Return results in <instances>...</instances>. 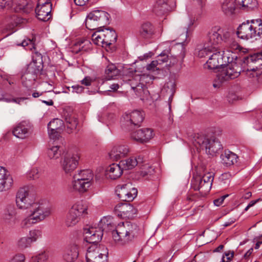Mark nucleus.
Listing matches in <instances>:
<instances>
[{
	"mask_svg": "<svg viewBox=\"0 0 262 262\" xmlns=\"http://www.w3.org/2000/svg\"><path fill=\"white\" fill-rule=\"evenodd\" d=\"M98 226L103 232H112L114 239L124 245L133 241L137 235L138 227L130 222L120 223L116 226L111 216H104L99 222Z\"/></svg>",
	"mask_w": 262,
	"mask_h": 262,
	"instance_id": "1",
	"label": "nucleus"
},
{
	"mask_svg": "<svg viewBox=\"0 0 262 262\" xmlns=\"http://www.w3.org/2000/svg\"><path fill=\"white\" fill-rule=\"evenodd\" d=\"M191 142L197 150H205L206 154L212 156L219 152L223 148L217 139L202 134L194 135Z\"/></svg>",
	"mask_w": 262,
	"mask_h": 262,
	"instance_id": "2",
	"label": "nucleus"
},
{
	"mask_svg": "<svg viewBox=\"0 0 262 262\" xmlns=\"http://www.w3.org/2000/svg\"><path fill=\"white\" fill-rule=\"evenodd\" d=\"M237 36L243 39H257L262 35V21L260 19L248 20L237 29Z\"/></svg>",
	"mask_w": 262,
	"mask_h": 262,
	"instance_id": "3",
	"label": "nucleus"
},
{
	"mask_svg": "<svg viewBox=\"0 0 262 262\" xmlns=\"http://www.w3.org/2000/svg\"><path fill=\"white\" fill-rule=\"evenodd\" d=\"M223 30L220 26H215L208 32L205 40L203 47L198 52V56L200 58L206 56L209 57L212 51L223 40L222 34Z\"/></svg>",
	"mask_w": 262,
	"mask_h": 262,
	"instance_id": "4",
	"label": "nucleus"
},
{
	"mask_svg": "<svg viewBox=\"0 0 262 262\" xmlns=\"http://www.w3.org/2000/svg\"><path fill=\"white\" fill-rule=\"evenodd\" d=\"M41 55L38 62L36 60L33 59L27 66L23 74L21 75V80L24 86L26 88H32L35 84V81L37 76L42 69V60Z\"/></svg>",
	"mask_w": 262,
	"mask_h": 262,
	"instance_id": "5",
	"label": "nucleus"
},
{
	"mask_svg": "<svg viewBox=\"0 0 262 262\" xmlns=\"http://www.w3.org/2000/svg\"><path fill=\"white\" fill-rule=\"evenodd\" d=\"M110 14L105 11L96 10L91 12L85 19L87 29L94 30L109 24Z\"/></svg>",
	"mask_w": 262,
	"mask_h": 262,
	"instance_id": "6",
	"label": "nucleus"
},
{
	"mask_svg": "<svg viewBox=\"0 0 262 262\" xmlns=\"http://www.w3.org/2000/svg\"><path fill=\"white\" fill-rule=\"evenodd\" d=\"M229 55L225 51H219L216 46L206 61V66L210 69H215L231 62L234 58H237L236 56L230 57Z\"/></svg>",
	"mask_w": 262,
	"mask_h": 262,
	"instance_id": "7",
	"label": "nucleus"
},
{
	"mask_svg": "<svg viewBox=\"0 0 262 262\" xmlns=\"http://www.w3.org/2000/svg\"><path fill=\"white\" fill-rule=\"evenodd\" d=\"M229 63L226 69L217 75V79L213 84L214 88H220L224 82L237 78L239 75L242 69L240 65L233 61Z\"/></svg>",
	"mask_w": 262,
	"mask_h": 262,
	"instance_id": "8",
	"label": "nucleus"
},
{
	"mask_svg": "<svg viewBox=\"0 0 262 262\" xmlns=\"http://www.w3.org/2000/svg\"><path fill=\"white\" fill-rule=\"evenodd\" d=\"M213 176L211 173L205 174L203 177H196L191 180V188L199 190L202 195H206L210 190L213 181Z\"/></svg>",
	"mask_w": 262,
	"mask_h": 262,
	"instance_id": "9",
	"label": "nucleus"
},
{
	"mask_svg": "<svg viewBox=\"0 0 262 262\" xmlns=\"http://www.w3.org/2000/svg\"><path fill=\"white\" fill-rule=\"evenodd\" d=\"M116 193L121 200L130 202L137 196L138 191L131 183L128 182L118 185L116 187Z\"/></svg>",
	"mask_w": 262,
	"mask_h": 262,
	"instance_id": "10",
	"label": "nucleus"
},
{
	"mask_svg": "<svg viewBox=\"0 0 262 262\" xmlns=\"http://www.w3.org/2000/svg\"><path fill=\"white\" fill-rule=\"evenodd\" d=\"M52 0H38L35 8V13L37 18L40 20L48 21L51 17Z\"/></svg>",
	"mask_w": 262,
	"mask_h": 262,
	"instance_id": "11",
	"label": "nucleus"
},
{
	"mask_svg": "<svg viewBox=\"0 0 262 262\" xmlns=\"http://www.w3.org/2000/svg\"><path fill=\"white\" fill-rule=\"evenodd\" d=\"M114 212L122 219H132L137 215L138 210L130 204L120 203L115 206Z\"/></svg>",
	"mask_w": 262,
	"mask_h": 262,
	"instance_id": "12",
	"label": "nucleus"
},
{
	"mask_svg": "<svg viewBox=\"0 0 262 262\" xmlns=\"http://www.w3.org/2000/svg\"><path fill=\"white\" fill-rule=\"evenodd\" d=\"M146 78H149V80L151 79V76L143 74L141 76H136L128 80L129 84L136 95L141 96L142 94L146 91V88L143 82L145 81L146 83H149V81L145 80Z\"/></svg>",
	"mask_w": 262,
	"mask_h": 262,
	"instance_id": "13",
	"label": "nucleus"
},
{
	"mask_svg": "<svg viewBox=\"0 0 262 262\" xmlns=\"http://www.w3.org/2000/svg\"><path fill=\"white\" fill-rule=\"evenodd\" d=\"M85 258L86 262H107V255L100 252L97 244H92L88 248Z\"/></svg>",
	"mask_w": 262,
	"mask_h": 262,
	"instance_id": "14",
	"label": "nucleus"
},
{
	"mask_svg": "<svg viewBox=\"0 0 262 262\" xmlns=\"http://www.w3.org/2000/svg\"><path fill=\"white\" fill-rule=\"evenodd\" d=\"M17 206L21 209H28V211L33 204H35L29 195V192L25 188H21L18 191L16 196Z\"/></svg>",
	"mask_w": 262,
	"mask_h": 262,
	"instance_id": "15",
	"label": "nucleus"
},
{
	"mask_svg": "<svg viewBox=\"0 0 262 262\" xmlns=\"http://www.w3.org/2000/svg\"><path fill=\"white\" fill-rule=\"evenodd\" d=\"M29 212L31 214L36 222L38 223L44 220L51 214V209L42 204L35 203L33 204Z\"/></svg>",
	"mask_w": 262,
	"mask_h": 262,
	"instance_id": "16",
	"label": "nucleus"
},
{
	"mask_svg": "<svg viewBox=\"0 0 262 262\" xmlns=\"http://www.w3.org/2000/svg\"><path fill=\"white\" fill-rule=\"evenodd\" d=\"M79 156L77 154H69L61 161L62 169L67 174H71L78 164Z\"/></svg>",
	"mask_w": 262,
	"mask_h": 262,
	"instance_id": "17",
	"label": "nucleus"
},
{
	"mask_svg": "<svg viewBox=\"0 0 262 262\" xmlns=\"http://www.w3.org/2000/svg\"><path fill=\"white\" fill-rule=\"evenodd\" d=\"M103 233L99 226L97 228L93 227L84 228L83 231L84 239L89 243L97 245L102 239Z\"/></svg>",
	"mask_w": 262,
	"mask_h": 262,
	"instance_id": "18",
	"label": "nucleus"
},
{
	"mask_svg": "<svg viewBox=\"0 0 262 262\" xmlns=\"http://www.w3.org/2000/svg\"><path fill=\"white\" fill-rule=\"evenodd\" d=\"M243 62L247 66V71L262 70V52L244 57Z\"/></svg>",
	"mask_w": 262,
	"mask_h": 262,
	"instance_id": "19",
	"label": "nucleus"
},
{
	"mask_svg": "<svg viewBox=\"0 0 262 262\" xmlns=\"http://www.w3.org/2000/svg\"><path fill=\"white\" fill-rule=\"evenodd\" d=\"M174 6V0H158L154 6L153 11L157 15H162L171 11Z\"/></svg>",
	"mask_w": 262,
	"mask_h": 262,
	"instance_id": "20",
	"label": "nucleus"
},
{
	"mask_svg": "<svg viewBox=\"0 0 262 262\" xmlns=\"http://www.w3.org/2000/svg\"><path fill=\"white\" fill-rule=\"evenodd\" d=\"M144 118V113L139 110H134L129 114H126L123 116L125 124L127 126L132 125L140 126L143 121Z\"/></svg>",
	"mask_w": 262,
	"mask_h": 262,
	"instance_id": "21",
	"label": "nucleus"
},
{
	"mask_svg": "<svg viewBox=\"0 0 262 262\" xmlns=\"http://www.w3.org/2000/svg\"><path fill=\"white\" fill-rule=\"evenodd\" d=\"M130 137L137 142H146L152 138L153 130L149 128H141L132 133Z\"/></svg>",
	"mask_w": 262,
	"mask_h": 262,
	"instance_id": "22",
	"label": "nucleus"
},
{
	"mask_svg": "<svg viewBox=\"0 0 262 262\" xmlns=\"http://www.w3.org/2000/svg\"><path fill=\"white\" fill-rule=\"evenodd\" d=\"M13 180L8 171L0 166V192L9 189L12 186Z\"/></svg>",
	"mask_w": 262,
	"mask_h": 262,
	"instance_id": "23",
	"label": "nucleus"
},
{
	"mask_svg": "<svg viewBox=\"0 0 262 262\" xmlns=\"http://www.w3.org/2000/svg\"><path fill=\"white\" fill-rule=\"evenodd\" d=\"M31 126L26 121L18 124L13 129L12 133L14 136L18 138L25 139L29 136Z\"/></svg>",
	"mask_w": 262,
	"mask_h": 262,
	"instance_id": "24",
	"label": "nucleus"
},
{
	"mask_svg": "<svg viewBox=\"0 0 262 262\" xmlns=\"http://www.w3.org/2000/svg\"><path fill=\"white\" fill-rule=\"evenodd\" d=\"M143 163V158L139 156L137 158L131 157L125 160H121L119 163L123 170H129L135 166H140Z\"/></svg>",
	"mask_w": 262,
	"mask_h": 262,
	"instance_id": "25",
	"label": "nucleus"
},
{
	"mask_svg": "<svg viewBox=\"0 0 262 262\" xmlns=\"http://www.w3.org/2000/svg\"><path fill=\"white\" fill-rule=\"evenodd\" d=\"M129 152V149L127 145H122L115 146L113 147L109 153V156L111 159L118 160L126 156Z\"/></svg>",
	"mask_w": 262,
	"mask_h": 262,
	"instance_id": "26",
	"label": "nucleus"
},
{
	"mask_svg": "<svg viewBox=\"0 0 262 262\" xmlns=\"http://www.w3.org/2000/svg\"><path fill=\"white\" fill-rule=\"evenodd\" d=\"M221 11L227 16H231L235 14L236 8V0H224L221 3Z\"/></svg>",
	"mask_w": 262,
	"mask_h": 262,
	"instance_id": "27",
	"label": "nucleus"
},
{
	"mask_svg": "<svg viewBox=\"0 0 262 262\" xmlns=\"http://www.w3.org/2000/svg\"><path fill=\"white\" fill-rule=\"evenodd\" d=\"M15 10L18 12L29 13L32 11L34 8V5L31 1L28 0H15Z\"/></svg>",
	"mask_w": 262,
	"mask_h": 262,
	"instance_id": "28",
	"label": "nucleus"
},
{
	"mask_svg": "<svg viewBox=\"0 0 262 262\" xmlns=\"http://www.w3.org/2000/svg\"><path fill=\"white\" fill-rule=\"evenodd\" d=\"M236 8L244 11H250L257 7V0H236Z\"/></svg>",
	"mask_w": 262,
	"mask_h": 262,
	"instance_id": "29",
	"label": "nucleus"
},
{
	"mask_svg": "<svg viewBox=\"0 0 262 262\" xmlns=\"http://www.w3.org/2000/svg\"><path fill=\"white\" fill-rule=\"evenodd\" d=\"M16 209L12 206H8L3 215V219L8 225H14L16 220Z\"/></svg>",
	"mask_w": 262,
	"mask_h": 262,
	"instance_id": "30",
	"label": "nucleus"
},
{
	"mask_svg": "<svg viewBox=\"0 0 262 262\" xmlns=\"http://www.w3.org/2000/svg\"><path fill=\"white\" fill-rule=\"evenodd\" d=\"M123 168L120 163H113L109 166L106 171V175L107 178L112 180L119 178L123 173Z\"/></svg>",
	"mask_w": 262,
	"mask_h": 262,
	"instance_id": "31",
	"label": "nucleus"
},
{
	"mask_svg": "<svg viewBox=\"0 0 262 262\" xmlns=\"http://www.w3.org/2000/svg\"><path fill=\"white\" fill-rule=\"evenodd\" d=\"M103 31V35L101 37H103V41L104 47L110 46L115 43L117 39V35L115 30L113 29H106Z\"/></svg>",
	"mask_w": 262,
	"mask_h": 262,
	"instance_id": "32",
	"label": "nucleus"
},
{
	"mask_svg": "<svg viewBox=\"0 0 262 262\" xmlns=\"http://www.w3.org/2000/svg\"><path fill=\"white\" fill-rule=\"evenodd\" d=\"M74 179L72 182V187L74 190L79 192L83 193L86 192L91 189L93 184L82 180H79V179Z\"/></svg>",
	"mask_w": 262,
	"mask_h": 262,
	"instance_id": "33",
	"label": "nucleus"
},
{
	"mask_svg": "<svg viewBox=\"0 0 262 262\" xmlns=\"http://www.w3.org/2000/svg\"><path fill=\"white\" fill-rule=\"evenodd\" d=\"M79 254L77 245H72L68 247L64 251L63 258L67 262H73L78 257Z\"/></svg>",
	"mask_w": 262,
	"mask_h": 262,
	"instance_id": "34",
	"label": "nucleus"
},
{
	"mask_svg": "<svg viewBox=\"0 0 262 262\" xmlns=\"http://www.w3.org/2000/svg\"><path fill=\"white\" fill-rule=\"evenodd\" d=\"M155 32V27L149 22L144 23L140 29V35L142 38L145 39L151 38Z\"/></svg>",
	"mask_w": 262,
	"mask_h": 262,
	"instance_id": "35",
	"label": "nucleus"
},
{
	"mask_svg": "<svg viewBox=\"0 0 262 262\" xmlns=\"http://www.w3.org/2000/svg\"><path fill=\"white\" fill-rule=\"evenodd\" d=\"M222 161L226 166H230L237 162L238 157L234 153L228 151L221 156Z\"/></svg>",
	"mask_w": 262,
	"mask_h": 262,
	"instance_id": "36",
	"label": "nucleus"
},
{
	"mask_svg": "<svg viewBox=\"0 0 262 262\" xmlns=\"http://www.w3.org/2000/svg\"><path fill=\"white\" fill-rule=\"evenodd\" d=\"M74 179H79L84 181L93 184L94 183V174L90 169L81 170L78 173L75 174Z\"/></svg>",
	"mask_w": 262,
	"mask_h": 262,
	"instance_id": "37",
	"label": "nucleus"
},
{
	"mask_svg": "<svg viewBox=\"0 0 262 262\" xmlns=\"http://www.w3.org/2000/svg\"><path fill=\"white\" fill-rule=\"evenodd\" d=\"M7 21L8 25L6 27V29L10 32L9 34H11L14 31L15 27L21 23V19L15 14H13L8 16L7 17Z\"/></svg>",
	"mask_w": 262,
	"mask_h": 262,
	"instance_id": "38",
	"label": "nucleus"
},
{
	"mask_svg": "<svg viewBox=\"0 0 262 262\" xmlns=\"http://www.w3.org/2000/svg\"><path fill=\"white\" fill-rule=\"evenodd\" d=\"M70 209L80 217L82 214H87L88 207L83 202H78L74 204Z\"/></svg>",
	"mask_w": 262,
	"mask_h": 262,
	"instance_id": "39",
	"label": "nucleus"
},
{
	"mask_svg": "<svg viewBox=\"0 0 262 262\" xmlns=\"http://www.w3.org/2000/svg\"><path fill=\"white\" fill-rule=\"evenodd\" d=\"M80 217L70 209L65 221L66 225L67 227H72L75 225L79 220Z\"/></svg>",
	"mask_w": 262,
	"mask_h": 262,
	"instance_id": "40",
	"label": "nucleus"
},
{
	"mask_svg": "<svg viewBox=\"0 0 262 262\" xmlns=\"http://www.w3.org/2000/svg\"><path fill=\"white\" fill-rule=\"evenodd\" d=\"M63 123L61 119L55 118L51 121L48 124V132H53L56 130H62Z\"/></svg>",
	"mask_w": 262,
	"mask_h": 262,
	"instance_id": "41",
	"label": "nucleus"
},
{
	"mask_svg": "<svg viewBox=\"0 0 262 262\" xmlns=\"http://www.w3.org/2000/svg\"><path fill=\"white\" fill-rule=\"evenodd\" d=\"M154 172V168L152 166L148 164H145L141 165L139 173L142 178H145L152 175Z\"/></svg>",
	"mask_w": 262,
	"mask_h": 262,
	"instance_id": "42",
	"label": "nucleus"
},
{
	"mask_svg": "<svg viewBox=\"0 0 262 262\" xmlns=\"http://www.w3.org/2000/svg\"><path fill=\"white\" fill-rule=\"evenodd\" d=\"M105 73L107 78L110 80L119 74V70L114 64L111 63L106 67Z\"/></svg>",
	"mask_w": 262,
	"mask_h": 262,
	"instance_id": "43",
	"label": "nucleus"
},
{
	"mask_svg": "<svg viewBox=\"0 0 262 262\" xmlns=\"http://www.w3.org/2000/svg\"><path fill=\"white\" fill-rule=\"evenodd\" d=\"M101 35H103L102 30H99L94 32L92 35V40L94 44L104 47V43L103 40L104 38L101 37Z\"/></svg>",
	"mask_w": 262,
	"mask_h": 262,
	"instance_id": "44",
	"label": "nucleus"
},
{
	"mask_svg": "<svg viewBox=\"0 0 262 262\" xmlns=\"http://www.w3.org/2000/svg\"><path fill=\"white\" fill-rule=\"evenodd\" d=\"M175 86L176 85L174 82L172 81H169L165 85L162 90L163 92L165 91L168 94H169L168 99L169 103H171L172 100L173 96L176 92Z\"/></svg>",
	"mask_w": 262,
	"mask_h": 262,
	"instance_id": "45",
	"label": "nucleus"
},
{
	"mask_svg": "<svg viewBox=\"0 0 262 262\" xmlns=\"http://www.w3.org/2000/svg\"><path fill=\"white\" fill-rule=\"evenodd\" d=\"M59 147L57 145L53 146L49 148L47 151L48 157L50 159H57L61 155V151L59 149Z\"/></svg>",
	"mask_w": 262,
	"mask_h": 262,
	"instance_id": "46",
	"label": "nucleus"
},
{
	"mask_svg": "<svg viewBox=\"0 0 262 262\" xmlns=\"http://www.w3.org/2000/svg\"><path fill=\"white\" fill-rule=\"evenodd\" d=\"M37 223V222H36V220L29 212L28 215L21 221V226L23 228H28Z\"/></svg>",
	"mask_w": 262,
	"mask_h": 262,
	"instance_id": "47",
	"label": "nucleus"
},
{
	"mask_svg": "<svg viewBox=\"0 0 262 262\" xmlns=\"http://www.w3.org/2000/svg\"><path fill=\"white\" fill-rule=\"evenodd\" d=\"M31 241L28 237H23L17 242V246L21 249H24L31 246Z\"/></svg>",
	"mask_w": 262,
	"mask_h": 262,
	"instance_id": "48",
	"label": "nucleus"
},
{
	"mask_svg": "<svg viewBox=\"0 0 262 262\" xmlns=\"http://www.w3.org/2000/svg\"><path fill=\"white\" fill-rule=\"evenodd\" d=\"M66 122L68 128L71 130L75 129L78 124V120L74 116H68L66 118Z\"/></svg>",
	"mask_w": 262,
	"mask_h": 262,
	"instance_id": "49",
	"label": "nucleus"
},
{
	"mask_svg": "<svg viewBox=\"0 0 262 262\" xmlns=\"http://www.w3.org/2000/svg\"><path fill=\"white\" fill-rule=\"evenodd\" d=\"M42 236V232L39 229H34L30 231L29 232V237L32 243L36 242L37 239L39 238H41Z\"/></svg>",
	"mask_w": 262,
	"mask_h": 262,
	"instance_id": "50",
	"label": "nucleus"
},
{
	"mask_svg": "<svg viewBox=\"0 0 262 262\" xmlns=\"http://www.w3.org/2000/svg\"><path fill=\"white\" fill-rule=\"evenodd\" d=\"M168 51H164L157 57V61L160 66L165 62H167L168 59Z\"/></svg>",
	"mask_w": 262,
	"mask_h": 262,
	"instance_id": "51",
	"label": "nucleus"
},
{
	"mask_svg": "<svg viewBox=\"0 0 262 262\" xmlns=\"http://www.w3.org/2000/svg\"><path fill=\"white\" fill-rule=\"evenodd\" d=\"M48 259V256L47 254L43 252L32 257V262H47Z\"/></svg>",
	"mask_w": 262,
	"mask_h": 262,
	"instance_id": "52",
	"label": "nucleus"
},
{
	"mask_svg": "<svg viewBox=\"0 0 262 262\" xmlns=\"http://www.w3.org/2000/svg\"><path fill=\"white\" fill-rule=\"evenodd\" d=\"M160 66L159 63H158V61H157L156 60H153L150 63L147 64L146 66V69L148 71H155L157 70H159L160 68V67H158Z\"/></svg>",
	"mask_w": 262,
	"mask_h": 262,
	"instance_id": "53",
	"label": "nucleus"
},
{
	"mask_svg": "<svg viewBox=\"0 0 262 262\" xmlns=\"http://www.w3.org/2000/svg\"><path fill=\"white\" fill-rule=\"evenodd\" d=\"M12 4V0H0V10L10 8Z\"/></svg>",
	"mask_w": 262,
	"mask_h": 262,
	"instance_id": "54",
	"label": "nucleus"
},
{
	"mask_svg": "<svg viewBox=\"0 0 262 262\" xmlns=\"http://www.w3.org/2000/svg\"><path fill=\"white\" fill-rule=\"evenodd\" d=\"M38 169L37 168H33L28 173V177L30 179L38 178Z\"/></svg>",
	"mask_w": 262,
	"mask_h": 262,
	"instance_id": "55",
	"label": "nucleus"
},
{
	"mask_svg": "<svg viewBox=\"0 0 262 262\" xmlns=\"http://www.w3.org/2000/svg\"><path fill=\"white\" fill-rule=\"evenodd\" d=\"M234 256V252L229 251L228 252H225L223 255L222 259V262H229L233 258Z\"/></svg>",
	"mask_w": 262,
	"mask_h": 262,
	"instance_id": "56",
	"label": "nucleus"
},
{
	"mask_svg": "<svg viewBox=\"0 0 262 262\" xmlns=\"http://www.w3.org/2000/svg\"><path fill=\"white\" fill-rule=\"evenodd\" d=\"M61 130H54L53 132H48V134L49 137L51 139H53V140H56L58 139L60 137V132Z\"/></svg>",
	"mask_w": 262,
	"mask_h": 262,
	"instance_id": "57",
	"label": "nucleus"
},
{
	"mask_svg": "<svg viewBox=\"0 0 262 262\" xmlns=\"http://www.w3.org/2000/svg\"><path fill=\"white\" fill-rule=\"evenodd\" d=\"M230 51H227L226 53L229 54L231 51L232 53L233 51H235L236 50H240V46L235 41H232L229 45Z\"/></svg>",
	"mask_w": 262,
	"mask_h": 262,
	"instance_id": "58",
	"label": "nucleus"
},
{
	"mask_svg": "<svg viewBox=\"0 0 262 262\" xmlns=\"http://www.w3.org/2000/svg\"><path fill=\"white\" fill-rule=\"evenodd\" d=\"M25 257L23 254L15 255L9 262H25Z\"/></svg>",
	"mask_w": 262,
	"mask_h": 262,
	"instance_id": "59",
	"label": "nucleus"
},
{
	"mask_svg": "<svg viewBox=\"0 0 262 262\" xmlns=\"http://www.w3.org/2000/svg\"><path fill=\"white\" fill-rule=\"evenodd\" d=\"M228 196V194H226L221 196L220 198L215 199L213 201L214 204L216 206H220L221 205L223 204L225 198H226Z\"/></svg>",
	"mask_w": 262,
	"mask_h": 262,
	"instance_id": "60",
	"label": "nucleus"
},
{
	"mask_svg": "<svg viewBox=\"0 0 262 262\" xmlns=\"http://www.w3.org/2000/svg\"><path fill=\"white\" fill-rule=\"evenodd\" d=\"M227 99L230 103H233L234 101L238 100V97L236 94L230 92L227 96Z\"/></svg>",
	"mask_w": 262,
	"mask_h": 262,
	"instance_id": "61",
	"label": "nucleus"
},
{
	"mask_svg": "<svg viewBox=\"0 0 262 262\" xmlns=\"http://www.w3.org/2000/svg\"><path fill=\"white\" fill-rule=\"evenodd\" d=\"M72 89H73V92H75L77 94L82 93L84 90V88L79 85H73L72 86Z\"/></svg>",
	"mask_w": 262,
	"mask_h": 262,
	"instance_id": "62",
	"label": "nucleus"
},
{
	"mask_svg": "<svg viewBox=\"0 0 262 262\" xmlns=\"http://www.w3.org/2000/svg\"><path fill=\"white\" fill-rule=\"evenodd\" d=\"M92 82V78L89 76H86L81 81V83L85 85V86H90Z\"/></svg>",
	"mask_w": 262,
	"mask_h": 262,
	"instance_id": "63",
	"label": "nucleus"
},
{
	"mask_svg": "<svg viewBox=\"0 0 262 262\" xmlns=\"http://www.w3.org/2000/svg\"><path fill=\"white\" fill-rule=\"evenodd\" d=\"M18 45H21V46L25 47L31 45L32 46V41L30 39H25L20 44H18Z\"/></svg>",
	"mask_w": 262,
	"mask_h": 262,
	"instance_id": "64",
	"label": "nucleus"
}]
</instances>
